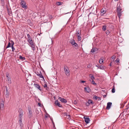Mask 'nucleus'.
Returning <instances> with one entry per match:
<instances>
[{
  "label": "nucleus",
  "mask_w": 129,
  "mask_h": 129,
  "mask_svg": "<svg viewBox=\"0 0 129 129\" xmlns=\"http://www.w3.org/2000/svg\"><path fill=\"white\" fill-rule=\"evenodd\" d=\"M110 31L108 30H107L106 32V34L107 35H108L110 33Z\"/></svg>",
  "instance_id": "obj_44"
},
{
  "label": "nucleus",
  "mask_w": 129,
  "mask_h": 129,
  "mask_svg": "<svg viewBox=\"0 0 129 129\" xmlns=\"http://www.w3.org/2000/svg\"><path fill=\"white\" fill-rule=\"evenodd\" d=\"M120 35H121L120 32Z\"/></svg>",
  "instance_id": "obj_64"
},
{
  "label": "nucleus",
  "mask_w": 129,
  "mask_h": 129,
  "mask_svg": "<svg viewBox=\"0 0 129 129\" xmlns=\"http://www.w3.org/2000/svg\"><path fill=\"white\" fill-rule=\"evenodd\" d=\"M129 108V103L127 104V105L126 106V109L127 110Z\"/></svg>",
  "instance_id": "obj_42"
},
{
  "label": "nucleus",
  "mask_w": 129,
  "mask_h": 129,
  "mask_svg": "<svg viewBox=\"0 0 129 129\" xmlns=\"http://www.w3.org/2000/svg\"><path fill=\"white\" fill-rule=\"evenodd\" d=\"M34 86L38 89L40 90L41 91L42 90L41 89V87L39 85L38 83H34Z\"/></svg>",
  "instance_id": "obj_7"
},
{
  "label": "nucleus",
  "mask_w": 129,
  "mask_h": 129,
  "mask_svg": "<svg viewBox=\"0 0 129 129\" xmlns=\"http://www.w3.org/2000/svg\"><path fill=\"white\" fill-rule=\"evenodd\" d=\"M70 42L72 46L74 45L76 43L74 39H72L71 40Z\"/></svg>",
  "instance_id": "obj_20"
},
{
  "label": "nucleus",
  "mask_w": 129,
  "mask_h": 129,
  "mask_svg": "<svg viewBox=\"0 0 129 129\" xmlns=\"http://www.w3.org/2000/svg\"><path fill=\"white\" fill-rule=\"evenodd\" d=\"M115 58V56H114V55L112 56V59H111L113 61H114Z\"/></svg>",
  "instance_id": "obj_39"
},
{
  "label": "nucleus",
  "mask_w": 129,
  "mask_h": 129,
  "mask_svg": "<svg viewBox=\"0 0 129 129\" xmlns=\"http://www.w3.org/2000/svg\"><path fill=\"white\" fill-rule=\"evenodd\" d=\"M91 83L93 84L94 85H96V84L94 82V81L93 80H92L91 81Z\"/></svg>",
  "instance_id": "obj_37"
},
{
  "label": "nucleus",
  "mask_w": 129,
  "mask_h": 129,
  "mask_svg": "<svg viewBox=\"0 0 129 129\" xmlns=\"http://www.w3.org/2000/svg\"><path fill=\"white\" fill-rule=\"evenodd\" d=\"M121 4L120 3H118L117 5V12L118 16H120L121 15Z\"/></svg>",
  "instance_id": "obj_1"
},
{
  "label": "nucleus",
  "mask_w": 129,
  "mask_h": 129,
  "mask_svg": "<svg viewBox=\"0 0 129 129\" xmlns=\"http://www.w3.org/2000/svg\"><path fill=\"white\" fill-rule=\"evenodd\" d=\"M76 34L77 36L80 35L81 33L80 30H78L77 31H76Z\"/></svg>",
  "instance_id": "obj_22"
},
{
  "label": "nucleus",
  "mask_w": 129,
  "mask_h": 129,
  "mask_svg": "<svg viewBox=\"0 0 129 129\" xmlns=\"http://www.w3.org/2000/svg\"><path fill=\"white\" fill-rule=\"evenodd\" d=\"M102 28L103 31H105L107 29V26L105 25H103V26Z\"/></svg>",
  "instance_id": "obj_24"
},
{
  "label": "nucleus",
  "mask_w": 129,
  "mask_h": 129,
  "mask_svg": "<svg viewBox=\"0 0 129 129\" xmlns=\"http://www.w3.org/2000/svg\"><path fill=\"white\" fill-rule=\"evenodd\" d=\"M19 115H23V112L22 110L21 109H19Z\"/></svg>",
  "instance_id": "obj_27"
},
{
  "label": "nucleus",
  "mask_w": 129,
  "mask_h": 129,
  "mask_svg": "<svg viewBox=\"0 0 129 129\" xmlns=\"http://www.w3.org/2000/svg\"><path fill=\"white\" fill-rule=\"evenodd\" d=\"M38 105H39L40 106V107H41V104L40 103H38Z\"/></svg>",
  "instance_id": "obj_51"
},
{
  "label": "nucleus",
  "mask_w": 129,
  "mask_h": 129,
  "mask_svg": "<svg viewBox=\"0 0 129 129\" xmlns=\"http://www.w3.org/2000/svg\"><path fill=\"white\" fill-rule=\"evenodd\" d=\"M6 97L7 98H8L9 96V92L8 91V89L7 87H6Z\"/></svg>",
  "instance_id": "obj_14"
},
{
  "label": "nucleus",
  "mask_w": 129,
  "mask_h": 129,
  "mask_svg": "<svg viewBox=\"0 0 129 129\" xmlns=\"http://www.w3.org/2000/svg\"><path fill=\"white\" fill-rule=\"evenodd\" d=\"M35 44L30 46L32 48V49L33 51L35 50L36 49Z\"/></svg>",
  "instance_id": "obj_23"
},
{
  "label": "nucleus",
  "mask_w": 129,
  "mask_h": 129,
  "mask_svg": "<svg viewBox=\"0 0 129 129\" xmlns=\"http://www.w3.org/2000/svg\"><path fill=\"white\" fill-rule=\"evenodd\" d=\"M58 99H59L60 101L62 103H66L67 102V101L66 100L60 97H59Z\"/></svg>",
  "instance_id": "obj_8"
},
{
  "label": "nucleus",
  "mask_w": 129,
  "mask_h": 129,
  "mask_svg": "<svg viewBox=\"0 0 129 129\" xmlns=\"http://www.w3.org/2000/svg\"><path fill=\"white\" fill-rule=\"evenodd\" d=\"M102 91L104 92H105V90H102Z\"/></svg>",
  "instance_id": "obj_57"
},
{
  "label": "nucleus",
  "mask_w": 129,
  "mask_h": 129,
  "mask_svg": "<svg viewBox=\"0 0 129 129\" xmlns=\"http://www.w3.org/2000/svg\"><path fill=\"white\" fill-rule=\"evenodd\" d=\"M43 86L44 88H47V84L45 83L44 84Z\"/></svg>",
  "instance_id": "obj_46"
},
{
  "label": "nucleus",
  "mask_w": 129,
  "mask_h": 129,
  "mask_svg": "<svg viewBox=\"0 0 129 129\" xmlns=\"http://www.w3.org/2000/svg\"><path fill=\"white\" fill-rule=\"evenodd\" d=\"M64 72L67 76L70 75V71L68 70V67L66 66H64Z\"/></svg>",
  "instance_id": "obj_3"
},
{
  "label": "nucleus",
  "mask_w": 129,
  "mask_h": 129,
  "mask_svg": "<svg viewBox=\"0 0 129 129\" xmlns=\"http://www.w3.org/2000/svg\"><path fill=\"white\" fill-rule=\"evenodd\" d=\"M34 44H35V43H34L33 42H32V43H31L30 44V45H33Z\"/></svg>",
  "instance_id": "obj_50"
},
{
  "label": "nucleus",
  "mask_w": 129,
  "mask_h": 129,
  "mask_svg": "<svg viewBox=\"0 0 129 129\" xmlns=\"http://www.w3.org/2000/svg\"><path fill=\"white\" fill-rule=\"evenodd\" d=\"M28 113L29 115H28V116L29 118H31L32 116V111H29L28 112Z\"/></svg>",
  "instance_id": "obj_25"
},
{
  "label": "nucleus",
  "mask_w": 129,
  "mask_h": 129,
  "mask_svg": "<svg viewBox=\"0 0 129 129\" xmlns=\"http://www.w3.org/2000/svg\"><path fill=\"white\" fill-rule=\"evenodd\" d=\"M72 46H73V47H74L75 49H78V45L77 43H75Z\"/></svg>",
  "instance_id": "obj_18"
},
{
  "label": "nucleus",
  "mask_w": 129,
  "mask_h": 129,
  "mask_svg": "<svg viewBox=\"0 0 129 129\" xmlns=\"http://www.w3.org/2000/svg\"><path fill=\"white\" fill-rule=\"evenodd\" d=\"M20 4L22 7L25 9H26L27 8V6L26 5V3L24 0H21Z\"/></svg>",
  "instance_id": "obj_2"
},
{
  "label": "nucleus",
  "mask_w": 129,
  "mask_h": 129,
  "mask_svg": "<svg viewBox=\"0 0 129 129\" xmlns=\"http://www.w3.org/2000/svg\"><path fill=\"white\" fill-rule=\"evenodd\" d=\"M27 36L28 38L27 41L32 39V38L30 37V35L29 34H27Z\"/></svg>",
  "instance_id": "obj_26"
},
{
  "label": "nucleus",
  "mask_w": 129,
  "mask_h": 129,
  "mask_svg": "<svg viewBox=\"0 0 129 129\" xmlns=\"http://www.w3.org/2000/svg\"><path fill=\"white\" fill-rule=\"evenodd\" d=\"M93 99L95 100H98V101H100L101 100V98L99 97L96 95L94 96L93 97Z\"/></svg>",
  "instance_id": "obj_16"
},
{
  "label": "nucleus",
  "mask_w": 129,
  "mask_h": 129,
  "mask_svg": "<svg viewBox=\"0 0 129 129\" xmlns=\"http://www.w3.org/2000/svg\"><path fill=\"white\" fill-rule=\"evenodd\" d=\"M28 112L29 111H31V108L30 107H28Z\"/></svg>",
  "instance_id": "obj_47"
},
{
  "label": "nucleus",
  "mask_w": 129,
  "mask_h": 129,
  "mask_svg": "<svg viewBox=\"0 0 129 129\" xmlns=\"http://www.w3.org/2000/svg\"><path fill=\"white\" fill-rule=\"evenodd\" d=\"M124 117V116H123V115H122L121 116V122H122V121H123V123H124V120H125V119H126V117L125 118H122V117Z\"/></svg>",
  "instance_id": "obj_29"
},
{
  "label": "nucleus",
  "mask_w": 129,
  "mask_h": 129,
  "mask_svg": "<svg viewBox=\"0 0 129 129\" xmlns=\"http://www.w3.org/2000/svg\"><path fill=\"white\" fill-rule=\"evenodd\" d=\"M51 120L52 121V122L53 124V126H55L54 123V122H53V120L51 119Z\"/></svg>",
  "instance_id": "obj_49"
},
{
  "label": "nucleus",
  "mask_w": 129,
  "mask_h": 129,
  "mask_svg": "<svg viewBox=\"0 0 129 129\" xmlns=\"http://www.w3.org/2000/svg\"><path fill=\"white\" fill-rule=\"evenodd\" d=\"M90 78L92 80H93L94 79H95V78H94L93 75H92L90 77Z\"/></svg>",
  "instance_id": "obj_43"
},
{
  "label": "nucleus",
  "mask_w": 129,
  "mask_h": 129,
  "mask_svg": "<svg viewBox=\"0 0 129 129\" xmlns=\"http://www.w3.org/2000/svg\"><path fill=\"white\" fill-rule=\"evenodd\" d=\"M101 14L103 15L106 12L105 9V8H103L101 11Z\"/></svg>",
  "instance_id": "obj_17"
},
{
  "label": "nucleus",
  "mask_w": 129,
  "mask_h": 129,
  "mask_svg": "<svg viewBox=\"0 0 129 129\" xmlns=\"http://www.w3.org/2000/svg\"><path fill=\"white\" fill-rule=\"evenodd\" d=\"M6 77L7 78L8 83L9 84L11 83V78L10 77L9 75V74H7Z\"/></svg>",
  "instance_id": "obj_6"
},
{
  "label": "nucleus",
  "mask_w": 129,
  "mask_h": 129,
  "mask_svg": "<svg viewBox=\"0 0 129 129\" xmlns=\"http://www.w3.org/2000/svg\"><path fill=\"white\" fill-rule=\"evenodd\" d=\"M35 73L37 75L39 76L40 78H43L44 79V78L41 72L39 70V71H38L37 72L36 71Z\"/></svg>",
  "instance_id": "obj_4"
},
{
  "label": "nucleus",
  "mask_w": 129,
  "mask_h": 129,
  "mask_svg": "<svg viewBox=\"0 0 129 129\" xmlns=\"http://www.w3.org/2000/svg\"><path fill=\"white\" fill-rule=\"evenodd\" d=\"M19 58L22 60H23L24 59H25L24 57H23L21 56L20 55L19 57Z\"/></svg>",
  "instance_id": "obj_35"
},
{
  "label": "nucleus",
  "mask_w": 129,
  "mask_h": 129,
  "mask_svg": "<svg viewBox=\"0 0 129 129\" xmlns=\"http://www.w3.org/2000/svg\"><path fill=\"white\" fill-rule=\"evenodd\" d=\"M11 42V47L12 48V51L13 52H14V50H15V49L14 47H13V46L14 45V42L13 41L11 40L10 41Z\"/></svg>",
  "instance_id": "obj_13"
},
{
  "label": "nucleus",
  "mask_w": 129,
  "mask_h": 129,
  "mask_svg": "<svg viewBox=\"0 0 129 129\" xmlns=\"http://www.w3.org/2000/svg\"><path fill=\"white\" fill-rule=\"evenodd\" d=\"M123 104H121V108H122V107H123L124 106V105H123Z\"/></svg>",
  "instance_id": "obj_55"
},
{
  "label": "nucleus",
  "mask_w": 129,
  "mask_h": 129,
  "mask_svg": "<svg viewBox=\"0 0 129 129\" xmlns=\"http://www.w3.org/2000/svg\"><path fill=\"white\" fill-rule=\"evenodd\" d=\"M119 60L118 58H117L115 61H116L117 63H118L119 62Z\"/></svg>",
  "instance_id": "obj_45"
},
{
  "label": "nucleus",
  "mask_w": 129,
  "mask_h": 129,
  "mask_svg": "<svg viewBox=\"0 0 129 129\" xmlns=\"http://www.w3.org/2000/svg\"><path fill=\"white\" fill-rule=\"evenodd\" d=\"M11 43L10 42H9L8 46L6 47V48H7L10 47H11Z\"/></svg>",
  "instance_id": "obj_33"
},
{
  "label": "nucleus",
  "mask_w": 129,
  "mask_h": 129,
  "mask_svg": "<svg viewBox=\"0 0 129 129\" xmlns=\"http://www.w3.org/2000/svg\"><path fill=\"white\" fill-rule=\"evenodd\" d=\"M62 3V2H57L56 3V4L58 6H60L61 5Z\"/></svg>",
  "instance_id": "obj_32"
},
{
  "label": "nucleus",
  "mask_w": 129,
  "mask_h": 129,
  "mask_svg": "<svg viewBox=\"0 0 129 129\" xmlns=\"http://www.w3.org/2000/svg\"><path fill=\"white\" fill-rule=\"evenodd\" d=\"M28 41V42L29 44L33 42V39Z\"/></svg>",
  "instance_id": "obj_41"
},
{
  "label": "nucleus",
  "mask_w": 129,
  "mask_h": 129,
  "mask_svg": "<svg viewBox=\"0 0 129 129\" xmlns=\"http://www.w3.org/2000/svg\"><path fill=\"white\" fill-rule=\"evenodd\" d=\"M115 92V88L114 85H113V88L112 90V92L113 93H114Z\"/></svg>",
  "instance_id": "obj_28"
},
{
  "label": "nucleus",
  "mask_w": 129,
  "mask_h": 129,
  "mask_svg": "<svg viewBox=\"0 0 129 129\" xmlns=\"http://www.w3.org/2000/svg\"><path fill=\"white\" fill-rule=\"evenodd\" d=\"M115 1H117V0H115Z\"/></svg>",
  "instance_id": "obj_62"
},
{
  "label": "nucleus",
  "mask_w": 129,
  "mask_h": 129,
  "mask_svg": "<svg viewBox=\"0 0 129 129\" xmlns=\"http://www.w3.org/2000/svg\"><path fill=\"white\" fill-rule=\"evenodd\" d=\"M85 82V81H81V83H84Z\"/></svg>",
  "instance_id": "obj_53"
},
{
  "label": "nucleus",
  "mask_w": 129,
  "mask_h": 129,
  "mask_svg": "<svg viewBox=\"0 0 129 129\" xmlns=\"http://www.w3.org/2000/svg\"><path fill=\"white\" fill-rule=\"evenodd\" d=\"M89 103L88 102H87L86 103L85 105L86 106H88L89 105Z\"/></svg>",
  "instance_id": "obj_48"
},
{
  "label": "nucleus",
  "mask_w": 129,
  "mask_h": 129,
  "mask_svg": "<svg viewBox=\"0 0 129 129\" xmlns=\"http://www.w3.org/2000/svg\"><path fill=\"white\" fill-rule=\"evenodd\" d=\"M87 67L88 68H89L90 67H89V65H88V66H87Z\"/></svg>",
  "instance_id": "obj_60"
},
{
  "label": "nucleus",
  "mask_w": 129,
  "mask_h": 129,
  "mask_svg": "<svg viewBox=\"0 0 129 129\" xmlns=\"http://www.w3.org/2000/svg\"><path fill=\"white\" fill-rule=\"evenodd\" d=\"M110 66H112L111 62V63H110Z\"/></svg>",
  "instance_id": "obj_56"
},
{
  "label": "nucleus",
  "mask_w": 129,
  "mask_h": 129,
  "mask_svg": "<svg viewBox=\"0 0 129 129\" xmlns=\"http://www.w3.org/2000/svg\"><path fill=\"white\" fill-rule=\"evenodd\" d=\"M8 11L9 15L10 16H11L12 15V14L11 11V10H8Z\"/></svg>",
  "instance_id": "obj_31"
},
{
  "label": "nucleus",
  "mask_w": 129,
  "mask_h": 129,
  "mask_svg": "<svg viewBox=\"0 0 129 129\" xmlns=\"http://www.w3.org/2000/svg\"><path fill=\"white\" fill-rule=\"evenodd\" d=\"M73 103L74 104V105H76V104H77V100H75L74 101Z\"/></svg>",
  "instance_id": "obj_40"
},
{
  "label": "nucleus",
  "mask_w": 129,
  "mask_h": 129,
  "mask_svg": "<svg viewBox=\"0 0 129 129\" xmlns=\"http://www.w3.org/2000/svg\"><path fill=\"white\" fill-rule=\"evenodd\" d=\"M112 104V103L111 102H108L107 104V105L106 107V109L109 110Z\"/></svg>",
  "instance_id": "obj_11"
},
{
  "label": "nucleus",
  "mask_w": 129,
  "mask_h": 129,
  "mask_svg": "<svg viewBox=\"0 0 129 129\" xmlns=\"http://www.w3.org/2000/svg\"><path fill=\"white\" fill-rule=\"evenodd\" d=\"M52 43L53 42V41H52Z\"/></svg>",
  "instance_id": "obj_63"
},
{
  "label": "nucleus",
  "mask_w": 129,
  "mask_h": 129,
  "mask_svg": "<svg viewBox=\"0 0 129 129\" xmlns=\"http://www.w3.org/2000/svg\"><path fill=\"white\" fill-rule=\"evenodd\" d=\"M1 1L2 2H3L4 0H1Z\"/></svg>",
  "instance_id": "obj_58"
},
{
  "label": "nucleus",
  "mask_w": 129,
  "mask_h": 129,
  "mask_svg": "<svg viewBox=\"0 0 129 129\" xmlns=\"http://www.w3.org/2000/svg\"><path fill=\"white\" fill-rule=\"evenodd\" d=\"M88 102L89 104H94L93 103V102L92 100H89L88 101Z\"/></svg>",
  "instance_id": "obj_30"
},
{
  "label": "nucleus",
  "mask_w": 129,
  "mask_h": 129,
  "mask_svg": "<svg viewBox=\"0 0 129 129\" xmlns=\"http://www.w3.org/2000/svg\"><path fill=\"white\" fill-rule=\"evenodd\" d=\"M84 118L85 119V122L87 124H88L90 120L89 118H85V117H84Z\"/></svg>",
  "instance_id": "obj_15"
},
{
  "label": "nucleus",
  "mask_w": 129,
  "mask_h": 129,
  "mask_svg": "<svg viewBox=\"0 0 129 129\" xmlns=\"http://www.w3.org/2000/svg\"><path fill=\"white\" fill-rule=\"evenodd\" d=\"M119 18V21H120V17H120V16H119V17H118Z\"/></svg>",
  "instance_id": "obj_59"
},
{
  "label": "nucleus",
  "mask_w": 129,
  "mask_h": 129,
  "mask_svg": "<svg viewBox=\"0 0 129 129\" xmlns=\"http://www.w3.org/2000/svg\"><path fill=\"white\" fill-rule=\"evenodd\" d=\"M4 103L2 100H0V108L1 109L3 110L4 108Z\"/></svg>",
  "instance_id": "obj_5"
},
{
  "label": "nucleus",
  "mask_w": 129,
  "mask_h": 129,
  "mask_svg": "<svg viewBox=\"0 0 129 129\" xmlns=\"http://www.w3.org/2000/svg\"><path fill=\"white\" fill-rule=\"evenodd\" d=\"M20 126L21 129H22V127L23 126L21 119H19Z\"/></svg>",
  "instance_id": "obj_12"
},
{
  "label": "nucleus",
  "mask_w": 129,
  "mask_h": 129,
  "mask_svg": "<svg viewBox=\"0 0 129 129\" xmlns=\"http://www.w3.org/2000/svg\"><path fill=\"white\" fill-rule=\"evenodd\" d=\"M45 117H47V116H45Z\"/></svg>",
  "instance_id": "obj_61"
},
{
  "label": "nucleus",
  "mask_w": 129,
  "mask_h": 129,
  "mask_svg": "<svg viewBox=\"0 0 129 129\" xmlns=\"http://www.w3.org/2000/svg\"><path fill=\"white\" fill-rule=\"evenodd\" d=\"M84 89L86 92L89 93L90 92L91 89L89 87H85L84 88Z\"/></svg>",
  "instance_id": "obj_10"
},
{
  "label": "nucleus",
  "mask_w": 129,
  "mask_h": 129,
  "mask_svg": "<svg viewBox=\"0 0 129 129\" xmlns=\"http://www.w3.org/2000/svg\"><path fill=\"white\" fill-rule=\"evenodd\" d=\"M55 104L56 106H58L60 107H61L62 106L59 103V102H58V100H56L55 102Z\"/></svg>",
  "instance_id": "obj_9"
},
{
  "label": "nucleus",
  "mask_w": 129,
  "mask_h": 129,
  "mask_svg": "<svg viewBox=\"0 0 129 129\" xmlns=\"http://www.w3.org/2000/svg\"><path fill=\"white\" fill-rule=\"evenodd\" d=\"M22 116H23V115H22V114L19 115V119H21V120H22Z\"/></svg>",
  "instance_id": "obj_38"
},
{
  "label": "nucleus",
  "mask_w": 129,
  "mask_h": 129,
  "mask_svg": "<svg viewBox=\"0 0 129 129\" xmlns=\"http://www.w3.org/2000/svg\"><path fill=\"white\" fill-rule=\"evenodd\" d=\"M77 38L78 39V40L79 41H80L81 40V37L80 36V35H79L78 36H77Z\"/></svg>",
  "instance_id": "obj_34"
},
{
  "label": "nucleus",
  "mask_w": 129,
  "mask_h": 129,
  "mask_svg": "<svg viewBox=\"0 0 129 129\" xmlns=\"http://www.w3.org/2000/svg\"><path fill=\"white\" fill-rule=\"evenodd\" d=\"M106 96H107L106 95H103V97L104 98H105V97H106Z\"/></svg>",
  "instance_id": "obj_54"
},
{
  "label": "nucleus",
  "mask_w": 129,
  "mask_h": 129,
  "mask_svg": "<svg viewBox=\"0 0 129 129\" xmlns=\"http://www.w3.org/2000/svg\"><path fill=\"white\" fill-rule=\"evenodd\" d=\"M99 68L101 69L104 70L106 68V67L104 66L101 64H99Z\"/></svg>",
  "instance_id": "obj_19"
},
{
  "label": "nucleus",
  "mask_w": 129,
  "mask_h": 129,
  "mask_svg": "<svg viewBox=\"0 0 129 129\" xmlns=\"http://www.w3.org/2000/svg\"><path fill=\"white\" fill-rule=\"evenodd\" d=\"M103 60L102 59H100L99 60V62L101 64L103 62Z\"/></svg>",
  "instance_id": "obj_36"
},
{
  "label": "nucleus",
  "mask_w": 129,
  "mask_h": 129,
  "mask_svg": "<svg viewBox=\"0 0 129 129\" xmlns=\"http://www.w3.org/2000/svg\"><path fill=\"white\" fill-rule=\"evenodd\" d=\"M96 67H97L98 68L99 67V64H98V65H96L95 66Z\"/></svg>",
  "instance_id": "obj_52"
},
{
  "label": "nucleus",
  "mask_w": 129,
  "mask_h": 129,
  "mask_svg": "<svg viewBox=\"0 0 129 129\" xmlns=\"http://www.w3.org/2000/svg\"><path fill=\"white\" fill-rule=\"evenodd\" d=\"M97 50L98 49L96 48H93L91 50V52L92 53H94L97 51Z\"/></svg>",
  "instance_id": "obj_21"
}]
</instances>
